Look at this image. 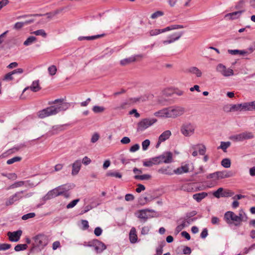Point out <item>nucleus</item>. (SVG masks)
I'll use <instances>...</instances> for the list:
<instances>
[{
  "label": "nucleus",
  "instance_id": "obj_60",
  "mask_svg": "<svg viewBox=\"0 0 255 255\" xmlns=\"http://www.w3.org/2000/svg\"><path fill=\"white\" fill-rule=\"evenodd\" d=\"M163 253V246L160 245L156 250L155 255H161Z\"/></svg>",
  "mask_w": 255,
  "mask_h": 255
},
{
  "label": "nucleus",
  "instance_id": "obj_35",
  "mask_svg": "<svg viewBox=\"0 0 255 255\" xmlns=\"http://www.w3.org/2000/svg\"><path fill=\"white\" fill-rule=\"evenodd\" d=\"M106 175L107 176L115 177L119 178H121L122 177V174L118 172L109 171L107 173Z\"/></svg>",
  "mask_w": 255,
  "mask_h": 255
},
{
  "label": "nucleus",
  "instance_id": "obj_49",
  "mask_svg": "<svg viewBox=\"0 0 255 255\" xmlns=\"http://www.w3.org/2000/svg\"><path fill=\"white\" fill-rule=\"evenodd\" d=\"M234 192L230 190H223V193L222 194V197H231L234 195Z\"/></svg>",
  "mask_w": 255,
  "mask_h": 255
},
{
  "label": "nucleus",
  "instance_id": "obj_50",
  "mask_svg": "<svg viewBox=\"0 0 255 255\" xmlns=\"http://www.w3.org/2000/svg\"><path fill=\"white\" fill-rule=\"evenodd\" d=\"M163 14H164V13L163 11H157L151 14V18L152 19H155L158 17L162 16Z\"/></svg>",
  "mask_w": 255,
  "mask_h": 255
},
{
  "label": "nucleus",
  "instance_id": "obj_41",
  "mask_svg": "<svg viewBox=\"0 0 255 255\" xmlns=\"http://www.w3.org/2000/svg\"><path fill=\"white\" fill-rule=\"evenodd\" d=\"M224 189L223 188H219L217 190L214 192L213 195L214 197L219 198L222 197V194L223 193Z\"/></svg>",
  "mask_w": 255,
  "mask_h": 255
},
{
  "label": "nucleus",
  "instance_id": "obj_18",
  "mask_svg": "<svg viewBox=\"0 0 255 255\" xmlns=\"http://www.w3.org/2000/svg\"><path fill=\"white\" fill-rule=\"evenodd\" d=\"M29 89H30L33 92H37L40 91L41 87L39 85V80L34 81L30 87H27L24 89L23 92Z\"/></svg>",
  "mask_w": 255,
  "mask_h": 255
},
{
  "label": "nucleus",
  "instance_id": "obj_57",
  "mask_svg": "<svg viewBox=\"0 0 255 255\" xmlns=\"http://www.w3.org/2000/svg\"><path fill=\"white\" fill-rule=\"evenodd\" d=\"M24 25V22H17L14 24L13 28L15 29L18 30L21 28Z\"/></svg>",
  "mask_w": 255,
  "mask_h": 255
},
{
  "label": "nucleus",
  "instance_id": "obj_33",
  "mask_svg": "<svg viewBox=\"0 0 255 255\" xmlns=\"http://www.w3.org/2000/svg\"><path fill=\"white\" fill-rule=\"evenodd\" d=\"M134 178L135 179L141 180H148V179H150L151 175H150L149 174H143V175H136L134 176Z\"/></svg>",
  "mask_w": 255,
  "mask_h": 255
},
{
  "label": "nucleus",
  "instance_id": "obj_36",
  "mask_svg": "<svg viewBox=\"0 0 255 255\" xmlns=\"http://www.w3.org/2000/svg\"><path fill=\"white\" fill-rule=\"evenodd\" d=\"M36 38L34 36H31L27 38V39L24 42L23 44L25 46H28L34 41H36Z\"/></svg>",
  "mask_w": 255,
  "mask_h": 255
},
{
  "label": "nucleus",
  "instance_id": "obj_30",
  "mask_svg": "<svg viewBox=\"0 0 255 255\" xmlns=\"http://www.w3.org/2000/svg\"><path fill=\"white\" fill-rule=\"evenodd\" d=\"M56 189L58 192V193H59V194H58L59 196L62 195V194L64 193L65 191H68L69 190V189L68 187H67L66 185H62L56 187Z\"/></svg>",
  "mask_w": 255,
  "mask_h": 255
},
{
  "label": "nucleus",
  "instance_id": "obj_52",
  "mask_svg": "<svg viewBox=\"0 0 255 255\" xmlns=\"http://www.w3.org/2000/svg\"><path fill=\"white\" fill-rule=\"evenodd\" d=\"M11 248V245L8 244H0V251H5Z\"/></svg>",
  "mask_w": 255,
  "mask_h": 255
},
{
  "label": "nucleus",
  "instance_id": "obj_24",
  "mask_svg": "<svg viewBox=\"0 0 255 255\" xmlns=\"http://www.w3.org/2000/svg\"><path fill=\"white\" fill-rule=\"evenodd\" d=\"M189 172L188 165L185 164L184 166H181L177 168L176 169L174 170V172L176 174H181L183 173H187Z\"/></svg>",
  "mask_w": 255,
  "mask_h": 255
},
{
  "label": "nucleus",
  "instance_id": "obj_55",
  "mask_svg": "<svg viewBox=\"0 0 255 255\" xmlns=\"http://www.w3.org/2000/svg\"><path fill=\"white\" fill-rule=\"evenodd\" d=\"M128 105V103L127 102H124L120 104L119 106H117L115 108V110H120L122 109H125L127 108V106Z\"/></svg>",
  "mask_w": 255,
  "mask_h": 255
},
{
  "label": "nucleus",
  "instance_id": "obj_23",
  "mask_svg": "<svg viewBox=\"0 0 255 255\" xmlns=\"http://www.w3.org/2000/svg\"><path fill=\"white\" fill-rule=\"evenodd\" d=\"M57 189L55 188L49 191L47 194L45 196V198L46 200H49L53 198L59 196Z\"/></svg>",
  "mask_w": 255,
  "mask_h": 255
},
{
  "label": "nucleus",
  "instance_id": "obj_31",
  "mask_svg": "<svg viewBox=\"0 0 255 255\" xmlns=\"http://www.w3.org/2000/svg\"><path fill=\"white\" fill-rule=\"evenodd\" d=\"M25 183V181H17L14 182L13 184H11L8 188L9 189H14L17 187H21L24 185Z\"/></svg>",
  "mask_w": 255,
  "mask_h": 255
},
{
  "label": "nucleus",
  "instance_id": "obj_45",
  "mask_svg": "<svg viewBox=\"0 0 255 255\" xmlns=\"http://www.w3.org/2000/svg\"><path fill=\"white\" fill-rule=\"evenodd\" d=\"M161 33V29H154L150 30L149 31V34L150 36H155Z\"/></svg>",
  "mask_w": 255,
  "mask_h": 255
},
{
  "label": "nucleus",
  "instance_id": "obj_40",
  "mask_svg": "<svg viewBox=\"0 0 255 255\" xmlns=\"http://www.w3.org/2000/svg\"><path fill=\"white\" fill-rule=\"evenodd\" d=\"M221 165L225 168H229L231 166V161L228 158L223 159L221 161Z\"/></svg>",
  "mask_w": 255,
  "mask_h": 255
},
{
  "label": "nucleus",
  "instance_id": "obj_44",
  "mask_svg": "<svg viewBox=\"0 0 255 255\" xmlns=\"http://www.w3.org/2000/svg\"><path fill=\"white\" fill-rule=\"evenodd\" d=\"M238 216L241 219V224L243 221H246L247 220L248 217L246 214L242 211L240 212Z\"/></svg>",
  "mask_w": 255,
  "mask_h": 255
},
{
  "label": "nucleus",
  "instance_id": "obj_59",
  "mask_svg": "<svg viewBox=\"0 0 255 255\" xmlns=\"http://www.w3.org/2000/svg\"><path fill=\"white\" fill-rule=\"evenodd\" d=\"M151 159L152 162L153 163V164H158L161 163V160H160V157L159 156L153 157L151 158Z\"/></svg>",
  "mask_w": 255,
  "mask_h": 255
},
{
  "label": "nucleus",
  "instance_id": "obj_54",
  "mask_svg": "<svg viewBox=\"0 0 255 255\" xmlns=\"http://www.w3.org/2000/svg\"><path fill=\"white\" fill-rule=\"evenodd\" d=\"M180 221H182L181 223L180 224V225L183 228H184L185 227L187 226L188 225H189L190 224V221H186V219H180L178 222H179Z\"/></svg>",
  "mask_w": 255,
  "mask_h": 255
},
{
  "label": "nucleus",
  "instance_id": "obj_7",
  "mask_svg": "<svg viewBox=\"0 0 255 255\" xmlns=\"http://www.w3.org/2000/svg\"><path fill=\"white\" fill-rule=\"evenodd\" d=\"M255 137L252 132L246 131L238 134L233 135L231 139L234 141H243L245 140L253 139Z\"/></svg>",
  "mask_w": 255,
  "mask_h": 255
},
{
  "label": "nucleus",
  "instance_id": "obj_64",
  "mask_svg": "<svg viewBox=\"0 0 255 255\" xmlns=\"http://www.w3.org/2000/svg\"><path fill=\"white\" fill-rule=\"evenodd\" d=\"M102 230L100 227H97L95 229L94 234L96 236H99L102 234Z\"/></svg>",
  "mask_w": 255,
  "mask_h": 255
},
{
  "label": "nucleus",
  "instance_id": "obj_29",
  "mask_svg": "<svg viewBox=\"0 0 255 255\" xmlns=\"http://www.w3.org/2000/svg\"><path fill=\"white\" fill-rule=\"evenodd\" d=\"M136 60V58L134 57H131L128 58H126L123 60H122L120 61V64L122 65H126L128 64L131 62H133Z\"/></svg>",
  "mask_w": 255,
  "mask_h": 255
},
{
  "label": "nucleus",
  "instance_id": "obj_16",
  "mask_svg": "<svg viewBox=\"0 0 255 255\" xmlns=\"http://www.w3.org/2000/svg\"><path fill=\"white\" fill-rule=\"evenodd\" d=\"M95 250L97 253H101L106 249V245L97 239H95Z\"/></svg>",
  "mask_w": 255,
  "mask_h": 255
},
{
  "label": "nucleus",
  "instance_id": "obj_14",
  "mask_svg": "<svg viewBox=\"0 0 255 255\" xmlns=\"http://www.w3.org/2000/svg\"><path fill=\"white\" fill-rule=\"evenodd\" d=\"M152 212V210L148 209L140 210L138 211V215L137 216V217L141 221H142L143 222H145L148 219V216L147 215V212Z\"/></svg>",
  "mask_w": 255,
  "mask_h": 255
},
{
  "label": "nucleus",
  "instance_id": "obj_17",
  "mask_svg": "<svg viewBox=\"0 0 255 255\" xmlns=\"http://www.w3.org/2000/svg\"><path fill=\"white\" fill-rule=\"evenodd\" d=\"M81 167V161L80 160H76L72 164V174L73 175H77L79 172Z\"/></svg>",
  "mask_w": 255,
  "mask_h": 255
},
{
  "label": "nucleus",
  "instance_id": "obj_28",
  "mask_svg": "<svg viewBox=\"0 0 255 255\" xmlns=\"http://www.w3.org/2000/svg\"><path fill=\"white\" fill-rule=\"evenodd\" d=\"M228 52L232 55H236L239 54L240 55H246L249 54V52L248 50H229Z\"/></svg>",
  "mask_w": 255,
  "mask_h": 255
},
{
  "label": "nucleus",
  "instance_id": "obj_61",
  "mask_svg": "<svg viewBox=\"0 0 255 255\" xmlns=\"http://www.w3.org/2000/svg\"><path fill=\"white\" fill-rule=\"evenodd\" d=\"M143 164L144 166L146 167H151L154 165L151 159H150L149 160L143 161Z\"/></svg>",
  "mask_w": 255,
  "mask_h": 255
},
{
  "label": "nucleus",
  "instance_id": "obj_20",
  "mask_svg": "<svg viewBox=\"0 0 255 255\" xmlns=\"http://www.w3.org/2000/svg\"><path fill=\"white\" fill-rule=\"evenodd\" d=\"M195 184L193 183H185L181 186V190L188 192H192L194 191Z\"/></svg>",
  "mask_w": 255,
  "mask_h": 255
},
{
  "label": "nucleus",
  "instance_id": "obj_9",
  "mask_svg": "<svg viewBox=\"0 0 255 255\" xmlns=\"http://www.w3.org/2000/svg\"><path fill=\"white\" fill-rule=\"evenodd\" d=\"M182 133L186 136H190L194 132V128L191 124L183 125L181 128Z\"/></svg>",
  "mask_w": 255,
  "mask_h": 255
},
{
  "label": "nucleus",
  "instance_id": "obj_48",
  "mask_svg": "<svg viewBox=\"0 0 255 255\" xmlns=\"http://www.w3.org/2000/svg\"><path fill=\"white\" fill-rule=\"evenodd\" d=\"M93 111L95 113H101L103 112L105 108L103 107H100L98 106H94L93 108Z\"/></svg>",
  "mask_w": 255,
  "mask_h": 255
},
{
  "label": "nucleus",
  "instance_id": "obj_25",
  "mask_svg": "<svg viewBox=\"0 0 255 255\" xmlns=\"http://www.w3.org/2000/svg\"><path fill=\"white\" fill-rule=\"evenodd\" d=\"M208 194L206 192H201L199 193H196L193 195V198L197 202H200L202 199L207 196Z\"/></svg>",
  "mask_w": 255,
  "mask_h": 255
},
{
  "label": "nucleus",
  "instance_id": "obj_22",
  "mask_svg": "<svg viewBox=\"0 0 255 255\" xmlns=\"http://www.w3.org/2000/svg\"><path fill=\"white\" fill-rule=\"evenodd\" d=\"M129 238L130 243L132 244L135 243L137 241V236L136 234V230L134 228H131L130 230Z\"/></svg>",
  "mask_w": 255,
  "mask_h": 255
},
{
  "label": "nucleus",
  "instance_id": "obj_1",
  "mask_svg": "<svg viewBox=\"0 0 255 255\" xmlns=\"http://www.w3.org/2000/svg\"><path fill=\"white\" fill-rule=\"evenodd\" d=\"M51 104H54V105L40 110L37 113L38 118L43 119L56 115L61 111H66L69 106L68 103L63 102V99H56L52 102Z\"/></svg>",
  "mask_w": 255,
  "mask_h": 255
},
{
  "label": "nucleus",
  "instance_id": "obj_2",
  "mask_svg": "<svg viewBox=\"0 0 255 255\" xmlns=\"http://www.w3.org/2000/svg\"><path fill=\"white\" fill-rule=\"evenodd\" d=\"M185 112V109L182 107L172 106L160 110L156 112L154 115L157 117L162 118H175L182 116Z\"/></svg>",
  "mask_w": 255,
  "mask_h": 255
},
{
  "label": "nucleus",
  "instance_id": "obj_32",
  "mask_svg": "<svg viewBox=\"0 0 255 255\" xmlns=\"http://www.w3.org/2000/svg\"><path fill=\"white\" fill-rule=\"evenodd\" d=\"M103 36V35H97L92 36H85V37H79L78 38V39L79 40H94L97 38H98L99 37H101Z\"/></svg>",
  "mask_w": 255,
  "mask_h": 255
},
{
  "label": "nucleus",
  "instance_id": "obj_19",
  "mask_svg": "<svg viewBox=\"0 0 255 255\" xmlns=\"http://www.w3.org/2000/svg\"><path fill=\"white\" fill-rule=\"evenodd\" d=\"M245 10H240L237 11L229 13L225 15V17H229L230 19L233 20L239 18L241 13L243 12Z\"/></svg>",
  "mask_w": 255,
  "mask_h": 255
},
{
  "label": "nucleus",
  "instance_id": "obj_4",
  "mask_svg": "<svg viewBox=\"0 0 255 255\" xmlns=\"http://www.w3.org/2000/svg\"><path fill=\"white\" fill-rule=\"evenodd\" d=\"M24 190H21L15 192L6 200L5 202V205L6 206H11L23 198H28L32 196L31 193H27L24 195Z\"/></svg>",
  "mask_w": 255,
  "mask_h": 255
},
{
  "label": "nucleus",
  "instance_id": "obj_27",
  "mask_svg": "<svg viewBox=\"0 0 255 255\" xmlns=\"http://www.w3.org/2000/svg\"><path fill=\"white\" fill-rule=\"evenodd\" d=\"M187 72L195 74L197 77H200L202 75L201 71L196 67H192L187 70Z\"/></svg>",
  "mask_w": 255,
  "mask_h": 255
},
{
  "label": "nucleus",
  "instance_id": "obj_3",
  "mask_svg": "<svg viewBox=\"0 0 255 255\" xmlns=\"http://www.w3.org/2000/svg\"><path fill=\"white\" fill-rule=\"evenodd\" d=\"M33 243L30 250L32 252L38 249V251L43 250L48 244L49 240L48 237L44 234H39L32 238Z\"/></svg>",
  "mask_w": 255,
  "mask_h": 255
},
{
  "label": "nucleus",
  "instance_id": "obj_5",
  "mask_svg": "<svg viewBox=\"0 0 255 255\" xmlns=\"http://www.w3.org/2000/svg\"><path fill=\"white\" fill-rule=\"evenodd\" d=\"M224 219L229 225H234L237 227L241 226L240 217L232 211L226 212L224 215Z\"/></svg>",
  "mask_w": 255,
  "mask_h": 255
},
{
  "label": "nucleus",
  "instance_id": "obj_13",
  "mask_svg": "<svg viewBox=\"0 0 255 255\" xmlns=\"http://www.w3.org/2000/svg\"><path fill=\"white\" fill-rule=\"evenodd\" d=\"M156 198V196L152 193H147V196L141 197L139 199V202L141 205H144L147 203L150 202Z\"/></svg>",
  "mask_w": 255,
  "mask_h": 255
},
{
  "label": "nucleus",
  "instance_id": "obj_10",
  "mask_svg": "<svg viewBox=\"0 0 255 255\" xmlns=\"http://www.w3.org/2000/svg\"><path fill=\"white\" fill-rule=\"evenodd\" d=\"M183 32H175L168 36V39L163 40L162 43L164 45L172 43L176 40H178L183 35Z\"/></svg>",
  "mask_w": 255,
  "mask_h": 255
},
{
  "label": "nucleus",
  "instance_id": "obj_21",
  "mask_svg": "<svg viewBox=\"0 0 255 255\" xmlns=\"http://www.w3.org/2000/svg\"><path fill=\"white\" fill-rule=\"evenodd\" d=\"M158 172L160 173L169 175H172L174 173V170H173L169 166L160 168L158 170Z\"/></svg>",
  "mask_w": 255,
  "mask_h": 255
},
{
  "label": "nucleus",
  "instance_id": "obj_12",
  "mask_svg": "<svg viewBox=\"0 0 255 255\" xmlns=\"http://www.w3.org/2000/svg\"><path fill=\"white\" fill-rule=\"evenodd\" d=\"M161 163H169L172 162V153L171 152H166L159 156Z\"/></svg>",
  "mask_w": 255,
  "mask_h": 255
},
{
  "label": "nucleus",
  "instance_id": "obj_63",
  "mask_svg": "<svg viewBox=\"0 0 255 255\" xmlns=\"http://www.w3.org/2000/svg\"><path fill=\"white\" fill-rule=\"evenodd\" d=\"M183 252L184 255H189L191 253V250L190 248L186 246V247H184V248L183 250Z\"/></svg>",
  "mask_w": 255,
  "mask_h": 255
},
{
  "label": "nucleus",
  "instance_id": "obj_39",
  "mask_svg": "<svg viewBox=\"0 0 255 255\" xmlns=\"http://www.w3.org/2000/svg\"><path fill=\"white\" fill-rule=\"evenodd\" d=\"M12 75H13V74L11 73V72H9L8 73L6 74L3 76V77L2 78V80L3 81H12L14 79Z\"/></svg>",
  "mask_w": 255,
  "mask_h": 255
},
{
  "label": "nucleus",
  "instance_id": "obj_46",
  "mask_svg": "<svg viewBox=\"0 0 255 255\" xmlns=\"http://www.w3.org/2000/svg\"><path fill=\"white\" fill-rule=\"evenodd\" d=\"M80 201L79 199H76L69 203L66 206L67 209L73 208Z\"/></svg>",
  "mask_w": 255,
  "mask_h": 255
},
{
  "label": "nucleus",
  "instance_id": "obj_8",
  "mask_svg": "<svg viewBox=\"0 0 255 255\" xmlns=\"http://www.w3.org/2000/svg\"><path fill=\"white\" fill-rule=\"evenodd\" d=\"M216 70L225 77L234 75V71L232 69H227L226 66L222 64H219L216 67Z\"/></svg>",
  "mask_w": 255,
  "mask_h": 255
},
{
  "label": "nucleus",
  "instance_id": "obj_56",
  "mask_svg": "<svg viewBox=\"0 0 255 255\" xmlns=\"http://www.w3.org/2000/svg\"><path fill=\"white\" fill-rule=\"evenodd\" d=\"M145 189V186L141 184H138L137 185V188L135 189V191L137 193H140L142 191H144Z\"/></svg>",
  "mask_w": 255,
  "mask_h": 255
},
{
  "label": "nucleus",
  "instance_id": "obj_6",
  "mask_svg": "<svg viewBox=\"0 0 255 255\" xmlns=\"http://www.w3.org/2000/svg\"><path fill=\"white\" fill-rule=\"evenodd\" d=\"M156 122L157 120L155 118L143 119L137 124L136 130L137 132L142 131L153 125Z\"/></svg>",
  "mask_w": 255,
  "mask_h": 255
},
{
  "label": "nucleus",
  "instance_id": "obj_62",
  "mask_svg": "<svg viewBox=\"0 0 255 255\" xmlns=\"http://www.w3.org/2000/svg\"><path fill=\"white\" fill-rule=\"evenodd\" d=\"M208 235V230L207 228H205L202 230L200 234V237L201 238L205 239Z\"/></svg>",
  "mask_w": 255,
  "mask_h": 255
},
{
  "label": "nucleus",
  "instance_id": "obj_58",
  "mask_svg": "<svg viewBox=\"0 0 255 255\" xmlns=\"http://www.w3.org/2000/svg\"><path fill=\"white\" fill-rule=\"evenodd\" d=\"M99 135L98 133H95L92 138H91V141L92 142V143H95L96 142V141H98V140L99 139Z\"/></svg>",
  "mask_w": 255,
  "mask_h": 255
},
{
  "label": "nucleus",
  "instance_id": "obj_47",
  "mask_svg": "<svg viewBox=\"0 0 255 255\" xmlns=\"http://www.w3.org/2000/svg\"><path fill=\"white\" fill-rule=\"evenodd\" d=\"M33 33L36 35H41L44 37H45L47 35L46 32L43 29H39L33 32Z\"/></svg>",
  "mask_w": 255,
  "mask_h": 255
},
{
  "label": "nucleus",
  "instance_id": "obj_11",
  "mask_svg": "<svg viewBox=\"0 0 255 255\" xmlns=\"http://www.w3.org/2000/svg\"><path fill=\"white\" fill-rule=\"evenodd\" d=\"M22 233V231L19 230L13 232H8L7 235L9 241L11 242H17L20 239Z\"/></svg>",
  "mask_w": 255,
  "mask_h": 255
},
{
  "label": "nucleus",
  "instance_id": "obj_34",
  "mask_svg": "<svg viewBox=\"0 0 255 255\" xmlns=\"http://www.w3.org/2000/svg\"><path fill=\"white\" fill-rule=\"evenodd\" d=\"M27 245L26 244H18L14 247V250L16 252H19L21 251H24L27 248Z\"/></svg>",
  "mask_w": 255,
  "mask_h": 255
},
{
  "label": "nucleus",
  "instance_id": "obj_53",
  "mask_svg": "<svg viewBox=\"0 0 255 255\" xmlns=\"http://www.w3.org/2000/svg\"><path fill=\"white\" fill-rule=\"evenodd\" d=\"M150 144V141L149 139H145L142 142V147L143 150H146Z\"/></svg>",
  "mask_w": 255,
  "mask_h": 255
},
{
  "label": "nucleus",
  "instance_id": "obj_42",
  "mask_svg": "<svg viewBox=\"0 0 255 255\" xmlns=\"http://www.w3.org/2000/svg\"><path fill=\"white\" fill-rule=\"evenodd\" d=\"M48 71L49 72V74L53 76L56 74L57 72V68L56 67L55 65H51L48 68Z\"/></svg>",
  "mask_w": 255,
  "mask_h": 255
},
{
  "label": "nucleus",
  "instance_id": "obj_37",
  "mask_svg": "<svg viewBox=\"0 0 255 255\" xmlns=\"http://www.w3.org/2000/svg\"><path fill=\"white\" fill-rule=\"evenodd\" d=\"M231 143L229 141L221 142L220 147H218L221 148L224 152H226V149L230 146Z\"/></svg>",
  "mask_w": 255,
  "mask_h": 255
},
{
  "label": "nucleus",
  "instance_id": "obj_15",
  "mask_svg": "<svg viewBox=\"0 0 255 255\" xmlns=\"http://www.w3.org/2000/svg\"><path fill=\"white\" fill-rule=\"evenodd\" d=\"M242 111H252L255 110V101L242 104Z\"/></svg>",
  "mask_w": 255,
  "mask_h": 255
},
{
  "label": "nucleus",
  "instance_id": "obj_43",
  "mask_svg": "<svg viewBox=\"0 0 255 255\" xmlns=\"http://www.w3.org/2000/svg\"><path fill=\"white\" fill-rule=\"evenodd\" d=\"M21 159V158L18 156L14 157L11 159H9L7 160L6 163L7 164H11L15 162L19 161Z\"/></svg>",
  "mask_w": 255,
  "mask_h": 255
},
{
  "label": "nucleus",
  "instance_id": "obj_51",
  "mask_svg": "<svg viewBox=\"0 0 255 255\" xmlns=\"http://www.w3.org/2000/svg\"><path fill=\"white\" fill-rule=\"evenodd\" d=\"M35 216V214L34 213H29L27 214H25L22 216V219L23 220H26L30 218H32L34 217Z\"/></svg>",
  "mask_w": 255,
  "mask_h": 255
},
{
  "label": "nucleus",
  "instance_id": "obj_26",
  "mask_svg": "<svg viewBox=\"0 0 255 255\" xmlns=\"http://www.w3.org/2000/svg\"><path fill=\"white\" fill-rule=\"evenodd\" d=\"M171 135V131L169 130H167L164 131L160 134V135L159 136L158 139H159L160 141H162V142H163L167 140V139H168Z\"/></svg>",
  "mask_w": 255,
  "mask_h": 255
},
{
  "label": "nucleus",
  "instance_id": "obj_38",
  "mask_svg": "<svg viewBox=\"0 0 255 255\" xmlns=\"http://www.w3.org/2000/svg\"><path fill=\"white\" fill-rule=\"evenodd\" d=\"M242 104H235L232 105L230 111H242Z\"/></svg>",
  "mask_w": 255,
  "mask_h": 255
}]
</instances>
